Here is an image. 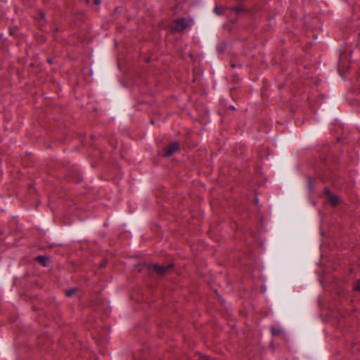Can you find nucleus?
I'll use <instances>...</instances> for the list:
<instances>
[{"label":"nucleus","mask_w":360,"mask_h":360,"mask_svg":"<svg viewBox=\"0 0 360 360\" xmlns=\"http://www.w3.org/2000/svg\"><path fill=\"white\" fill-rule=\"evenodd\" d=\"M172 267V264H168L165 266H160L157 264H154L152 266V268L154 271H155L159 275L165 274L169 269Z\"/></svg>","instance_id":"nucleus-3"},{"label":"nucleus","mask_w":360,"mask_h":360,"mask_svg":"<svg viewBox=\"0 0 360 360\" xmlns=\"http://www.w3.org/2000/svg\"><path fill=\"white\" fill-rule=\"evenodd\" d=\"M37 259L43 265L46 266L47 259L44 256H39L37 257Z\"/></svg>","instance_id":"nucleus-7"},{"label":"nucleus","mask_w":360,"mask_h":360,"mask_svg":"<svg viewBox=\"0 0 360 360\" xmlns=\"http://www.w3.org/2000/svg\"><path fill=\"white\" fill-rule=\"evenodd\" d=\"M102 70H103V68H101L99 66H96V67H94V70H91L90 74H91V75H98L100 73H101Z\"/></svg>","instance_id":"nucleus-5"},{"label":"nucleus","mask_w":360,"mask_h":360,"mask_svg":"<svg viewBox=\"0 0 360 360\" xmlns=\"http://www.w3.org/2000/svg\"><path fill=\"white\" fill-rule=\"evenodd\" d=\"M48 63H50V64H51V63H52V59H49V60H48Z\"/></svg>","instance_id":"nucleus-13"},{"label":"nucleus","mask_w":360,"mask_h":360,"mask_svg":"<svg viewBox=\"0 0 360 360\" xmlns=\"http://www.w3.org/2000/svg\"><path fill=\"white\" fill-rule=\"evenodd\" d=\"M76 290V288H72L66 292V295L70 297L75 293Z\"/></svg>","instance_id":"nucleus-8"},{"label":"nucleus","mask_w":360,"mask_h":360,"mask_svg":"<svg viewBox=\"0 0 360 360\" xmlns=\"http://www.w3.org/2000/svg\"><path fill=\"white\" fill-rule=\"evenodd\" d=\"M85 1H86V4H88V3H89V0H86Z\"/></svg>","instance_id":"nucleus-14"},{"label":"nucleus","mask_w":360,"mask_h":360,"mask_svg":"<svg viewBox=\"0 0 360 360\" xmlns=\"http://www.w3.org/2000/svg\"><path fill=\"white\" fill-rule=\"evenodd\" d=\"M324 194L331 205L336 206L340 202V198L336 195H332L328 189L325 190Z\"/></svg>","instance_id":"nucleus-4"},{"label":"nucleus","mask_w":360,"mask_h":360,"mask_svg":"<svg viewBox=\"0 0 360 360\" xmlns=\"http://www.w3.org/2000/svg\"><path fill=\"white\" fill-rule=\"evenodd\" d=\"M187 27V24L184 19H178L172 22L170 25L172 32H181Z\"/></svg>","instance_id":"nucleus-1"},{"label":"nucleus","mask_w":360,"mask_h":360,"mask_svg":"<svg viewBox=\"0 0 360 360\" xmlns=\"http://www.w3.org/2000/svg\"><path fill=\"white\" fill-rule=\"evenodd\" d=\"M354 290L356 291H360V281H358L354 286Z\"/></svg>","instance_id":"nucleus-10"},{"label":"nucleus","mask_w":360,"mask_h":360,"mask_svg":"<svg viewBox=\"0 0 360 360\" xmlns=\"http://www.w3.org/2000/svg\"><path fill=\"white\" fill-rule=\"evenodd\" d=\"M224 8L222 7H216L214 9V12L217 15H221L223 13Z\"/></svg>","instance_id":"nucleus-9"},{"label":"nucleus","mask_w":360,"mask_h":360,"mask_svg":"<svg viewBox=\"0 0 360 360\" xmlns=\"http://www.w3.org/2000/svg\"><path fill=\"white\" fill-rule=\"evenodd\" d=\"M101 0H95L94 1V4H96V5H99L101 4Z\"/></svg>","instance_id":"nucleus-12"},{"label":"nucleus","mask_w":360,"mask_h":360,"mask_svg":"<svg viewBox=\"0 0 360 360\" xmlns=\"http://www.w3.org/2000/svg\"><path fill=\"white\" fill-rule=\"evenodd\" d=\"M179 149V144L178 142L171 143L165 147L164 156L169 157L175 153Z\"/></svg>","instance_id":"nucleus-2"},{"label":"nucleus","mask_w":360,"mask_h":360,"mask_svg":"<svg viewBox=\"0 0 360 360\" xmlns=\"http://www.w3.org/2000/svg\"><path fill=\"white\" fill-rule=\"evenodd\" d=\"M39 17H40V19H41V20L44 19L45 13L42 11L39 12Z\"/></svg>","instance_id":"nucleus-11"},{"label":"nucleus","mask_w":360,"mask_h":360,"mask_svg":"<svg viewBox=\"0 0 360 360\" xmlns=\"http://www.w3.org/2000/svg\"><path fill=\"white\" fill-rule=\"evenodd\" d=\"M271 332L275 335H278L282 333V329L278 326H272Z\"/></svg>","instance_id":"nucleus-6"}]
</instances>
